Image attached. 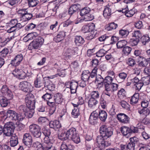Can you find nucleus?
Listing matches in <instances>:
<instances>
[{
  "label": "nucleus",
  "mask_w": 150,
  "mask_h": 150,
  "mask_svg": "<svg viewBox=\"0 0 150 150\" xmlns=\"http://www.w3.org/2000/svg\"><path fill=\"white\" fill-rule=\"evenodd\" d=\"M34 35L33 34L30 33L28 34L26 37H25V38H26L30 36L34 39L28 46V48L30 50H39L44 42V39L42 38L40 36L34 37Z\"/></svg>",
  "instance_id": "obj_1"
},
{
  "label": "nucleus",
  "mask_w": 150,
  "mask_h": 150,
  "mask_svg": "<svg viewBox=\"0 0 150 150\" xmlns=\"http://www.w3.org/2000/svg\"><path fill=\"white\" fill-rule=\"evenodd\" d=\"M113 129L111 127H108L105 125H102L99 129L101 135L98 137H101L104 139H108L113 134Z\"/></svg>",
  "instance_id": "obj_2"
},
{
  "label": "nucleus",
  "mask_w": 150,
  "mask_h": 150,
  "mask_svg": "<svg viewBox=\"0 0 150 150\" xmlns=\"http://www.w3.org/2000/svg\"><path fill=\"white\" fill-rule=\"evenodd\" d=\"M67 132L68 138L74 143L77 144L80 142V138L75 128L71 127L67 130Z\"/></svg>",
  "instance_id": "obj_3"
},
{
  "label": "nucleus",
  "mask_w": 150,
  "mask_h": 150,
  "mask_svg": "<svg viewBox=\"0 0 150 150\" xmlns=\"http://www.w3.org/2000/svg\"><path fill=\"white\" fill-rule=\"evenodd\" d=\"M31 106H27L24 105H21L18 108V110L21 112H23L24 116L28 118L32 117L34 112L35 106L32 108Z\"/></svg>",
  "instance_id": "obj_4"
},
{
  "label": "nucleus",
  "mask_w": 150,
  "mask_h": 150,
  "mask_svg": "<svg viewBox=\"0 0 150 150\" xmlns=\"http://www.w3.org/2000/svg\"><path fill=\"white\" fill-rule=\"evenodd\" d=\"M91 10L90 8L86 7L82 8L80 11V15L81 16V20L87 21H91L94 18L93 15L90 14Z\"/></svg>",
  "instance_id": "obj_5"
},
{
  "label": "nucleus",
  "mask_w": 150,
  "mask_h": 150,
  "mask_svg": "<svg viewBox=\"0 0 150 150\" xmlns=\"http://www.w3.org/2000/svg\"><path fill=\"white\" fill-rule=\"evenodd\" d=\"M29 129L33 137L36 138H40L42 133L41 128L38 125L33 124L29 126Z\"/></svg>",
  "instance_id": "obj_6"
},
{
  "label": "nucleus",
  "mask_w": 150,
  "mask_h": 150,
  "mask_svg": "<svg viewBox=\"0 0 150 150\" xmlns=\"http://www.w3.org/2000/svg\"><path fill=\"white\" fill-rule=\"evenodd\" d=\"M15 127V125L13 122H11L7 123L3 127L4 134L7 136H12Z\"/></svg>",
  "instance_id": "obj_7"
},
{
  "label": "nucleus",
  "mask_w": 150,
  "mask_h": 150,
  "mask_svg": "<svg viewBox=\"0 0 150 150\" xmlns=\"http://www.w3.org/2000/svg\"><path fill=\"white\" fill-rule=\"evenodd\" d=\"M107 139H104L101 137H97L96 141L98 144V148L99 149H103L105 146L107 147L111 145V143L107 140Z\"/></svg>",
  "instance_id": "obj_8"
},
{
  "label": "nucleus",
  "mask_w": 150,
  "mask_h": 150,
  "mask_svg": "<svg viewBox=\"0 0 150 150\" xmlns=\"http://www.w3.org/2000/svg\"><path fill=\"white\" fill-rule=\"evenodd\" d=\"M25 102L27 106H31L32 108L35 106V100L34 96L31 93H28L26 95Z\"/></svg>",
  "instance_id": "obj_9"
},
{
  "label": "nucleus",
  "mask_w": 150,
  "mask_h": 150,
  "mask_svg": "<svg viewBox=\"0 0 150 150\" xmlns=\"http://www.w3.org/2000/svg\"><path fill=\"white\" fill-rule=\"evenodd\" d=\"M19 87L21 90L25 92H31L33 88L30 83L25 81L21 82L19 84Z\"/></svg>",
  "instance_id": "obj_10"
},
{
  "label": "nucleus",
  "mask_w": 150,
  "mask_h": 150,
  "mask_svg": "<svg viewBox=\"0 0 150 150\" xmlns=\"http://www.w3.org/2000/svg\"><path fill=\"white\" fill-rule=\"evenodd\" d=\"M23 142L28 147H30L33 143L32 137L29 133L25 134L23 136Z\"/></svg>",
  "instance_id": "obj_11"
},
{
  "label": "nucleus",
  "mask_w": 150,
  "mask_h": 150,
  "mask_svg": "<svg viewBox=\"0 0 150 150\" xmlns=\"http://www.w3.org/2000/svg\"><path fill=\"white\" fill-rule=\"evenodd\" d=\"M12 74L19 79H24L26 77V74L21 69L16 68L12 71Z\"/></svg>",
  "instance_id": "obj_12"
},
{
  "label": "nucleus",
  "mask_w": 150,
  "mask_h": 150,
  "mask_svg": "<svg viewBox=\"0 0 150 150\" xmlns=\"http://www.w3.org/2000/svg\"><path fill=\"white\" fill-rule=\"evenodd\" d=\"M117 118L120 122L124 124L128 123L130 121L129 117L126 114L120 113L117 115Z\"/></svg>",
  "instance_id": "obj_13"
},
{
  "label": "nucleus",
  "mask_w": 150,
  "mask_h": 150,
  "mask_svg": "<svg viewBox=\"0 0 150 150\" xmlns=\"http://www.w3.org/2000/svg\"><path fill=\"white\" fill-rule=\"evenodd\" d=\"M45 80L42 76H38L34 81V85L36 88H39L45 86Z\"/></svg>",
  "instance_id": "obj_14"
},
{
  "label": "nucleus",
  "mask_w": 150,
  "mask_h": 150,
  "mask_svg": "<svg viewBox=\"0 0 150 150\" xmlns=\"http://www.w3.org/2000/svg\"><path fill=\"white\" fill-rule=\"evenodd\" d=\"M47 104L50 107L49 113L50 114H52L56 109V105L54 103V98L52 97L47 101Z\"/></svg>",
  "instance_id": "obj_15"
},
{
  "label": "nucleus",
  "mask_w": 150,
  "mask_h": 150,
  "mask_svg": "<svg viewBox=\"0 0 150 150\" xmlns=\"http://www.w3.org/2000/svg\"><path fill=\"white\" fill-rule=\"evenodd\" d=\"M2 93L5 94L8 98L9 100L12 99L13 98V93L9 89L7 86L4 85L1 89Z\"/></svg>",
  "instance_id": "obj_16"
},
{
  "label": "nucleus",
  "mask_w": 150,
  "mask_h": 150,
  "mask_svg": "<svg viewBox=\"0 0 150 150\" xmlns=\"http://www.w3.org/2000/svg\"><path fill=\"white\" fill-rule=\"evenodd\" d=\"M23 59V57L22 54H18L15 57L14 59L11 61L10 64L13 66H18L20 64Z\"/></svg>",
  "instance_id": "obj_17"
},
{
  "label": "nucleus",
  "mask_w": 150,
  "mask_h": 150,
  "mask_svg": "<svg viewBox=\"0 0 150 150\" xmlns=\"http://www.w3.org/2000/svg\"><path fill=\"white\" fill-rule=\"evenodd\" d=\"M121 131L124 136L128 138L130 137L132 131L130 128L126 126H122L121 128Z\"/></svg>",
  "instance_id": "obj_18"
},
{
  "label": "nucleus",
  "mask_w": 150,
  "mask_h": 150,
  "mask_svg": "<svg viewBox=\"0 0 150 150\" xmlns=\"http://www.w3.org/2000/svg\"><path fill=\"white\" fill-rule=\"evenodd\" d=\"M112 6L108 4L105 6L103 12V15L106 18H108L111 14Z\"/></svg>",
  "instance_id": "obj_19"
},
{
  "label": "nucleus",
  "mask_w": 150,
  "mask_h": 150,
  "mask_svg": "<svg viewBox=\"0 0 150 150\" xmlns=\"http://www.w3.org/2000/svg\"><path fill=\"white\" fill-rule=\"evenodd\" d=\"M98 69L97 68H93L92 70L88 79V80L87 81L88 82L91 83L94 82L95 83H96L95 79L96 76V73Z\"/></svg>",
  "instance_id": "obj_20"
},
{
  "label": "nucleus",
  "mask_w": 150,
  "mask_h": 150,
  "mask_svg": "<svg viewBox=\"0 0 150 150\" xmlns=\"http://www.w3.org/2000/svg\"><path fill=\"white\" fill-rule=\"evenodd\" d=\"M95 29V25L92 23L84 25L82 28V30L84 33H87L91 32L94 30Z\"/></svg>",
  "instance_id": "obj_21"
},
{
  "label": "nucleus",
  "mask_w": 150,
  "mask_h": 150,
  "mask_svg": "<svg viewBox=\"0 0 150 150\" xmlns=\"http://www.w3.org/2000/svg\"><path fill=\"white\" fill-rule=\"evenodd\" d=\"M25 116L21 113H18L16 112L11 120L12 121L20 122L22 121L25 118Z\"/></svg>",
  "instance_id": "obj_22"
},
{
  "label": "nucleus",
  "mask_w": 150,
  "mask_h": 150,
  "mask_svg": "<svg viewBox=\"0 0 150 150\" xmlns=\"http://www.w3.org/2000/svg\"><path fill=\"white\" fill-rule=\"evenodd\" d=\"M66 32L63 31H61L59 32L56 36L54 38V40L56 42H58L63 40L65 37Z\"/></svg>",
  "instance_id": "obj_23"
},
{
  "label": "nucleus",
  "mask_w": 150,
  "mask_h": 150,
  "mask_svg": "<svg viewBox=\"0 0 150 150\" xmlns=\"http://www.w3.org/2000/svg\"><path fill=\"white\" fill-rule=\"evenodd\" d=\"M10 141L11 146L14 147L17 145L18 143V137L15 134H12Z\"/></svg>",
  "instance_id": "obj_24"
},
{
  "label": "nucleus",
  "mask_w": 150,
  "mask_h": 150,
  "mask_svg": "<svg viewBox=\"0 0 150 150\" xmlns=\"http://www.w3.org/2000/svg\"><path fill=\"white\" fill-rule=\"evenodd\" d=\"M138 112L141 115L146 117L150 114V110L147 108H139Z\"/></svg>",
  "instance_id": "obj_25"
},
{
  "label": "nucleus",
  "mask_w": 150,
  "mask_h": 150,
  "mask_svg": "<svg viewBox=\"0 0 150 150\" xmlns=\"http://www.w3.org/2000/svg\"><path fill=\"white\" fill-rule=\"evenodd\" d=\"M139 57L142 59V60L139 62L138 63L139 66L142 67H146L149 63V59H146L142 56H139Z\"/></svg>",
  "instance_id": "obj_26"
},
{
  "label": "nucleus",
  "mask_w": 150,
  "mask_h": 150,
  "mask_svg": "<svg viewBox=\"0 0 150 150\" xmlns=\"http://www.w3.org/2000/svg\"><path fill=\"white\" fill-rule=\"evenodd\" d=\"M50 127L54 129H57L61 127V125L59 121L55 120L54 121H51L49 124Z\"/></svg>",
  "instance_id": "obj_27"
},
{
  "label": "nucleus",
  "mask_w": 150,
  "mask_h": 150,
  "mask_svg": "<svg viewBox=\"0 0 150 150\" xmlns=\"http://www.w3.org/2000/svg\"><path fill=\"white\" fill-rule=\"evenodd\" d=\"M107 114L106 112L104 110H100L98 112V117L100 120L105 122L107 118Z\"/></svg>",
  "instance_id": "obj_28"
},
{
  "label": "nucleus",
  "mask_w": 150,
  "mask_h": 150,
  "mask_svg": "<svg viewBox=\"0 0 150 150\" xmlns=\"http://www.w3.org/2000/svg\"><path fill=\"white\" fill-rule=\"evenodd\" d=\"M69 86L71 93H74L78 87V83L77 82H71L70 83Z\"/></svg>",
  "instance_id": "obj_29"
},
{
  "label": "nucleus",
  "mask_w": 150,
  "mask_h": 150,
  "mask_svg": "<svg viewBox=\"0 0 150 150\" xmlns=\"http://www.w3.org/2000/svg\"><path fill=\"white\" fill-rule=\"evenodd\" d=\"M74 42L76 45L79 46L84 43V40L82 37L80 36H76L74 39Z\"/></svg>",
  "instance_id": "obj_30"
},
{
  "label": "nucleus",
  "mask_w": 150,
  "mask_h": 150,
  "mask_svg": "<svg viewBox=\"0 0 150 150\" xmlns=\"http://www.w3.org/2000/svg\"><path fill=\"white\" fill-rule=\"evenodd\" d=\"M96 83L100 87L103 86L104 84V79L100 75H98L96 77Z\"/></svg>",
  "instance_id": "obj_31"
},
{
  "label": "nucleus",
  "mask_w": 150,
  "mask_h": 150,
  "mask_svg": "<svg viewBox=\"0 0 150 150\" xmlns=\"http://www.w3.org/2000/svg\"><path fill=\"white\" fill-rule=\"evenodd\" d=\"M98 103V100L90 98L88 102V105L89 108L94 107Z\"/></svg>",
  "instance_id": "obj_32"
},
{
  "label": "nucleus",
  "mask_w": 150,
  "mask_h": 150,
  "mask_svg": "<svg viewBox=\"0 0 150 150\" xmlns=\"http://www.w3.org/2000/svg\"><path fill=\"white\" fill-rule=\"evenodd\" d=\"M77 48L76 47H74L72 49L69 48L67 49L66 55L68 57H71L74 55L77 54Z\"/></svg>",
  "instance_id": "obj_33"
},
{
  "label": "nucleus",
  "mask_w": 150,
  "mask_h": 150,
  "mask_svg": "<svg viewBox=\"0 0 150 150\" xmlns=\"http://www.w3.org/2000/svg\"><path fill=\"white\" fill-rule=\"evenodd\" d=\"M91 74L88 70L83 71L81 75V79L85 81H87Z\"/></svg>",
  "instance_id": "obj_34"
},
{
  "label": "nucleus",
  "mask_w": 150,
  "mask_h": 150,
  "mask_svg": "<svg viewBox=\"0 0 150 150\" xmlns=\"http://www.w3.org/2000/svg\"><path fill=\"white\" fill-rule=\"evenodd\" d=\"M62 95L59 93L55 94L54 96L55 102L58 104L61 103L63 100Z\"/></svg>",
  "instance_id": "obj_35"
},
{
  "label": "nucleus",
  "mask_w": 150,
  "mask_h": 150,
  "mask_svg": "<svg viewBox=\"0 0 150 150\" xmlns=\"http://www.w3.org/2000/svg\"><path fill=\"white\" fill-rule=\"evenodd\" d=\"M139 94L138 93H135L132 96L130 100V103L131 104L134 105L137 103L139 100Z\"/></svg>",
  "instance_id": "obj_36"
},
{
  "label": "nucleus",
  "mask_w": 150,
  "mask_h": 150,
  "mask_svg": "<svg viewBox=\"0 0 150 150\" xmlns=\"http://www.w3.org/2000/svg\"><path fill=\"white\" fill-rule=\"evenodd\" d=\"M9 102L8 99L4 97H3L0 99V105L3 107H5L8 106Z\"/></svg>",
  "instance_id": "obj_37"
},
{
  "label": "nucleus",
  "mask_w": 150,
  "mask_h": 150,
  "mask_svg": "<svg viewBox=\"0 0 150 150\" xmlns=\"http://www.w3.org/2000/svg\"><path fill=\"white\" fill-rule=\"evenodd\" d=\"M140 40L143 45H145L150 41V38L148 35H146L142 36Z\"/></svg>",
  "instance_id": "obj_38"
},
{
  "label": "nucleus",
  "mask_w": 150,
  "mask_h": 150,
  "mask_svg": "<svg viewBox=\"0 0 150 150\" xmlns=\"http://www.w3.org/2000/svg\"><path fill=\"white\" fill-rule=\"evenodd\" d=\"M106 97V95L104 94L103 96H101L100 98L99 103L103 109H105L107 106L106 102L104 99V98Z\"/></svg>",
  "instance_id": "obj_39"
},
{
  "label": "nucleus",
  "mask_w": 150,
  "mask_h": 150,
  "mask_svg": "<svg viewBox=\"0 0 150 150\" xmlns=\"http://www.w3.org/2000/svg\"><path fill=\"white\" fill-rule=\"evenodd\" d=\"M58 139L62 141H64L67 140H69V138L67 134V132H62L58 135Z\"/></svg>",
  "instance_id": "obj_40"
},
{
  "label": "nucleus",
  "mask_w": 150,
  "mask_h": 150,
  "mask_svg": "<svg viewBox=\"0 0 150 150\" xmlns=\"http://www.w3.org/2000/svg\"><path fill=\"white\" fill-rule=\"evenodd\" d=\"M142 36V34L139 30L135 31L132 33V37L136 39H138L139 40Z\"/></svg>",
  "instance_id": "obj_41"
},
{
  "label": "nucleus",
  "mask_w": 150,
  "mask_h": 150,
  "mask_svg": "<svg viewBox=\"0 0 150 150\" xmlns=\"http://www.w3.org/2000/svg\"><path fill=\"white\" fill-rule=\"evenodd\" d=\"M127 44V41L125 40H123L119 41L117 43L116 45L117 48H124Z\"/></svg>",
  "instance_id": "obj_42"
},
{
  "label": "nucleus",
  "mask_w": 150,
  "mask_h": 150,
  "mask_svg": "<svg viewBox=\"0 0 150 150\" xmlns=\"http://www.w3.org/2000/svg\"><path fill=\"white\" fill-rule=\"evenodd\" d=\"M52 143H44L40 150H49L52 148Z\"/></svg>",
  "instance_id": "obj_43"
},
{
  "label": "nucleus",
  "mask_w": 150,
  "mask_h": 150,
  "mask_svg": "<svg viewBox=\"0 0 150 150\" xmlns=\"http://www.w3.org/2000/svg\"><path fill=\"white\" fill-rule=\"evenodd\" d=\"M90 97L98 100L100 97V93L98 91H93L90 93Z\"/></svg>",
  "instance_id": "obj_44"
},
{
  "label": "nucleus",
  "mask_w": 150,
  "mask_h": 150,
  "mask_svg": "<svg viewBox=\"0 0 150 150\" xmlns=\"http://www.w3.org/2000/svg\"><path fill=\"white\" fill-rule=\"evenodd\" d=\"M27 11L26 8L20 9L17 11V13L21 19Z\"/></svg>",
  "instance_id": "obj_45"
},
{
  "label": "nucleus",
  "mask_w": 150,
  "mask_h": 150,
  "mask_svg": "<svg viewBox=\"0 0 150 150\" xmlns=\"http://www.w3.org/2000/svg\"><path fill=\"white\" fill-rule=\"evenodd\" d=\"M32 17V14L31 13H28L27 11L21 19L23 20V21L25 22L30 19Z\"/></svg>",
  "instance_id": "obj_46"
},
{
  "label": "nucleus",
  "mask_w": 150,
  "mask_h": 150,
  "mask_svg": "<svg viewBox=\"0 0 150 150\" xmlns=\"http://www.w3.org/2000/svg\"><path fill=\"white\" fill-rule=\"evenodd\" d=\"M111 84L104 85L105 88V91L104 92V94L110 97V94L108 92L109 91H111V87L110 85Z\"/></svg>",
  "instance_id": "obj_47"
},
{
  "label": "nucleus",
  "mask_w": 150,
  "mask_h": 150,
  "mask_svg": "<svg viewBox=\"0 0 150 150\" xmlns=\"http://www.w3.org/2000/svg\"><path fill=\"white\" fill-rule=\"evenodd\" d=\"M113 80L112 77L109 76H106L104 79V85L111 84Z\"/></svg>",
  "instance_id": "obj_48"
},
{
  "label": "nucleus",
  "mask_w": 150,
  "mask_h": 150,
  "mask_svg": "<svg viewBox=\"0 0 150 150\" xmlns=\"http://www.w3.org/2000/svg\"><path fill=\"white\" fill-rule=\"evenodd\" d=\"M132 50V48L128 46H125L122 50V52L126 55H129Z\"/></svg>",
  "instance_id": "obj_49"
},
{
  "label": "nucleus",
  "mask_w": 150,
  "mask_h": 150,
  "mask_svg": "<svg viewBox=\"0 0 150 150\" xmlns=\"http://www.w3.org/2000/svg\"><path fill=\"white\" fill-rule=\"evenodd\" d=\"M137 127H138V128L134 127L133 129H131V130L132 131V133H137L138 131V129H142L143 130H144L145 127L142 125L141 123H138L137 124Z\"/></svg>",
  "instance_id": "obj_50"
},
{
  "label": "nucleus",
  "mask_w": 150,
  "mask_h": 150,
  "mask_svg": "<svg viewBox=\"0 0 150 150\" xmlns=\"http://www.w3.org/2000/svg\"><path fill=\"white\" fill-rule=\"evenodd\" d=\"M118 97L120 99H122L126 97V92L125 90L123 88H121L119 91L117 93Z\"/></svg>",
  "instance_id": "obj_51"
},
{
  "label": "nucleus",
  "mask_w": 150,
  "mask_h": 150,
  "mask_svg": "<svg viewBox=\"0 0 150 150\" xmlns=\"http://www.w3.org/2000/svg\"><path fill=\"white\" fill-rule=\"evenodd\" d=\"M107 53V51L103 49H100L96 53V56L98 57H102Z\"/></svg>",
  "instance_id": "obj_52"
},
{
  "label": "nucleus",
  "mask_w": 150,
  "mask_h": 150,
  "mask_svg": "<svg viewBox=\"0 0 150 150\" xmlns=\"http://www.w3.org/2000/svg\"><path fill=\"white\" fill-rule=\"evenodd\" d=\"M15 112L16 111L11 110H8L6 113L7 118H9L11 120Z\"/></svg>",
  "instance_id": "obj_53"
},
{
  "label": "nucleus",
  "mask_w": 150,
  "mask_h": 150,
  "mask_svg": "<svg viewBox=\"0 0 150 150\" xmlns=\"http://www.w3.org/2000/svg\"><path fill=\"white\" fill-rule=\"evenodd\" d=\"M123 108L126 110H129L130 108V105L127 102L122 100L120 103Z\"/></svg>",
  "instance_id": "obj_54"
},
{
  "label": "nucleus",
  "mask_w": 150,
  "mask_h": 150,
  "mask_svg": "<svg viewBox=\"0 0 150 150\" xmlns=\"http://www.w3.org/2000/svg\"><path fill=\"white\" fill-rule=\"evenodd\" d=\"M129 31L128 29H121L119 30V34L122 37H126L129 34Z\"/></svg>",
  "instance_id": "obj_55"
},
{
  "label": "nucleus",
  "mask_w": 150,
  "mask_h": 150,
  "mask_svg": "<svg viewBox=\"0 0 150 150\" xmlns=\"http://www.w3.org/2000/svg\"><path fill=\"white\" fill-rule=\"evenodd\" d=\"M139 41V40L133 38L130 40L129 43L131 45L134 46L137 45Z\"/></svg>",
  "instance_id": "obj_56"
},
{
  "label": "nucleus",
  "mask_w": 150,
  "mask_h": 150,
  "mask_svg": "<svg viewBox=\"0 0 150 150\" xmlns=\"http://www.w3.org/2000/svg\"><path fill=\"white\" fill-rule=\"evenodd\" d=\"M29 6L30 7H34L36 6L39 3L38 0H28Z\"/></svg>",
  "instance_id": "obj_57"
},
{
  "label": "nucleus",
  "mask_w": 150,
  "mask_h": 150,
  "mask_svg": "<svg viewBox=\"0 0 150 150\" xmlns=\"http://www.w3.org/2000/svg\"><path fill=\"white\" fill-rule=\"evenodd\" d=\"M117 26V24H115L114 23H112L108 25L106 29L108 30H110L115 29Z\"/></svg>",
  "instance_id": "obj_58"
},
{
  "label": "nucleus",
  "mask_w": 150,
  "mask_h": 150,
  "mask_svg": "<svg viewBox=\"0 0 150 150\" xmlns=\"http://www.w3.org/2000/svg\"><path fill=\"white\" fill-rule=\"evenodd\" d=\"M8 52V50L7 48H4L0 52V57L5 58Z\"/></svg>",
  "instance_id": "obj_59"
},
{
  "label": "nucleus",
  "mask_w": 150,
  "mask_h": 150,
  "mask_svg": "<svg viewBox=\"0 0 150 150\" xmlns=\"http://www.w3.org/2000/svg\"><path fill=\"white\" fill-rule=\"evenodd\" d=\"M79 110V108H76V109L74 108V109L73 110L71 114L74 117L77 118L78 116L79 115L80 113Z\"/></svg>",
  "instance_id": "obj_60"
},
{
  "label": "nucleus",
  "mask_w": 150,
  "mask_h": 150,
  "mask_svg": "<svg viewBox=\"0 0 150 150\" xmlns=\"http://www.w3.org/2000/svg\"><path fill=\"white\" fill-rule=\"evenodd\" d=\"M42 133L45 136H50L51 134L50 130L48 129H47L45 127L43 128L42 129Z\"/></svg>",
  "instance_id": "obj_61"
},
{
  "label": "nucleus",
  "mask_w": 150,
  "mask_h": 150,
  "mask_svg": "<svg viewBox=\"0 0 150 150\" xmlns=\"http://www.w3.org/2000/svg\"><path fill=\"white\" fill-rule=\"evenodd\" d=\"M80 7V6L79 4H75L71 5L69 8L77 13V11L79 9Z\"/></svg>",
  "instance_id": "obj_62"
},
{
  "label": "nucleus",
  "mask_w": 150,
  "mask_h": 150,
  "mask_svg": "<svg viewBox=\"0 0 150 150\" xmlns=\"http://www.w3.org/2000/svg\"><path fill=\"white\" fill-rule=\"evenodd\" d=\"M96 33H95L93 30L86 37V38L88 40H90L93 38L95 37Z\"/></svg>",
  "instance_id": "obj_63"
},
{
  "label": "nucleus",
  "mask_w": 150,
  "mask_h": 150,
  "mask_svg": "<svg viewBox=\"0 0 150 150\" xmlns=\"http://www.w3.org/2000/svg\"><path fill=\"white\" fill-rule=\"evenodd\" d=\"M52 97L53 95L52 94L50 93H47L44 95L42 96V98L44 100H45L47 101L48 100H49Z\"/></svg>",
  "instance_id": "obj_64"
}]
</instances>
